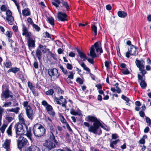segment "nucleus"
<instances>
[{"label": "nucleus", "instance_id": "obj_9", "mask_svg": "<svg viewBox=\"0 0 151 151\" xmlns=\"http://www.w3.org/2000/svg\"><path fill=\"white\" fill-rule=\"evenodd\" d=\"M6 19L7 21V22L9 24L12 25L13 24V22L14 21V17L12 16V13L11 11L8 9L6 12Z\"/></svg>", "mask_w": 151, "mask_h": 151}, {"label": "nucleus", "instance_id": "obj_27", "mask_svg": "<svg viewBox=\"0 0 151 151\" xmlns=\"http://www.w3.org/2000/svg\"><path fill=\"white\" fill-rule=\"evenodd\" d=\"M121 98L122 99L126 101L125 103L127 105L129 106L130 105V103L129 102V101H130V100L128 98L124 95H122L121 96Z\"/></svg>", "mask_w": 151, "mask_h": 151}, {"label": "nucleus", "instance_id": "obj_14", "mask_svg": "<svg viewBox=\"0 0 151 151\" xmlns=\"http://www.w3.org/2000/svg\"><path fill=\"white\" fill-rule=\"evenodd\" d=\"M24 126L25 127L27 132H25V133L24 134H23V135L26 136L32 142L33 140V139L32 138V134L31 133L32 128L31 127H29V128H28L27 125H25Z\"/></svg>", "mask_w": 151, "mask_h": 151}, {"label": "nucleus", "instance_id": "obj_1", "mask_svg": "<svg viewBox=\"0 0 151 151\" xmlns=\"http://www.w3.org/2000/svg\"><path fill=\"white\" fill-rule=\"evenodd\" d=\"M47 124V128L50 130V134L47 140L45 141V146L49 150H50L59 145V142L55 139V136L52 132L54 131V124L52 119L49 117L45 119Z\"/></svg>", "mask_w": 151, "mask_h": 151}, {"label": "nucleus", "instance_id": "obj_51", "mask_svg": "<svg viewBox=\"0 0 151 151\" xmlns=\"http://www.w3.org/2000/svg\"><path fill=\"white\" fill-rule=\"evenodd\" d=\"M138 81L139 82L140 81H142V80H145V78L143 77L142 76H141V75L140 74H138Z\"/></svg>", "mask_w": 151, "mask_h": 151}, {"label": "nucleus", "instance_id": "obj_52", "mask_svg": "<svg viewBox=\"0 0 151 151\" xmlns=\"http://www.w3.org/2000/svg\"><path fill=\"white\" fill-rule=\"evenodd\" d=\"M60 121L61 122L63 123L67 124L68 123L66 119H65L64 116L63 115H61L60 116Z\"/></svg>", "mask_w": 151, "mask_h": 151}, {"label": "nucleus", "instance_id": "obj_23", "mask_svg": "<svg viewBox=\"0 0 151 151\" xmlns=\"http://www.w3.org/2000/svg\"><path fill=\"white\" fill-rule=\"evenodd\" d=\"M19 71L20 68H19L15 67L11 68L10 69L8 70L7 72L8 73H10V72H12L15 74Z\"/></svg>", "mask_w": 151, "mask_h": 151}, {"label": "nucleus", "instance_id": "obj_45", "mask_svg": "<svg viewBox=\"0 0 151 151\" xmlns=\"http://www.w3.org/2000/svg\"><path fill=\"white\" fill-rule=\"evenodd\" d=\"M112 139H117L119 138V136L116 133L112 134L111 136Z\"/></svg>", "mask_w": 151, "mask_h": 151}, {"label": "nucleus", "instance_id": "obj_25", "mask_svg": "<svg viewBox=\"0 0 151 151\" xmlns=\"http://www.w3.org/2000/svg\"><path fill=\"white\" fill-rule=\"evenodd\" d=\"M22 13L24 16H28L31 14V12L29 9H24L22 11Z\"/></svg>", "mask_w": 151, "mask_h": 151}, {"label": "nucleus", "instance_id": "obj_6", "mask_svg": "<svg viewBox=\"0 0 151 151\" xmlns=\"http://www.w3.org/2000/svg\"><path fill=\"white\" fill-rule=\"evenodd\" d=\"M54 100L57 104L61 105L63 107H66L67 102L66 99L63 98V96H61L59 98L55 97Z\"/></svg>", "mask_w": 151, "mask_h": 151}, {"label": "nucleus", "instance_id": "obj_50", "mask_svg": "<svg viewBox=\"0 0 151 151\" xmlns=\"http://www.w3.org/2000/svg\"><path fill=\"white\" fill-rule=\"evenodd\" d=\"M59 68L62 70V71L63 73L65 74H66L68 73L67 70H66L65 69L62 65H60L59 66Z\"/></svg>", "mask_w": 151, "mask_h": 151}, {"label": "nucleus", "instance_id": "obj_38", "mask_svg": "<svg viewBox=\"0 0 151 151\" xmlns=\"http://www.w3.org/2000/svg\"><path fill=\"white\" fill-rule=\"evenodd\" d=\"M8 125L7 124H3L1 126V127L0 128L1 132L2 134H3L5 131L6 128Z\"/></svg>", "mask_w": 151, "mask_h": 151}, {"label": "nucleus", "instance_id": "obj_2", "mask_svg": "<svg viewBox=\"0 0 151 151\" xmlns=\"http://www.w3.org/2000/svg\"><path fill=\"white\" fill-rule=\"evenodd\" d=\"M33 132L35 137H40L45 134L46 130L45 128L42 125L37 123L34 126Z\"/></svg>", "mask_w": 151, "mask_h": 151}, {"label": "nucleus", "instance_id": "obj_47", "mask_svg": "<svg viewBox=\"0 0 151 151\" xmlns=\"http://www.w3.org/2000/svg\"><path fill=\"white\" fill-rule=\"evenodd\" d=\"M32 26L37 32H39L40 30V28L37 25L34 23L32 24Z\"/></svg>", "mask_w": 151, "mask_h": 151}, {"label": "nucleus", "instance_id": "obj_16", "mask_svg": "<svg viewBox=\"0 0 151 151\" xmlns=\"http://www.w3.org/2000/svg\"><path fill=\"white\" fill-rule=\"evenodd\" d=\"M94 48L96 50L97 53L99 52V54H101L103 52V50L101 46L99 45V43L98 42H95L93 45Z\"/></svg>", "mask_w": 151, "mask_h": 151}, {"label": "nucleus", "instance_id": "obj_28", "mask_svg": "<svg viewBox=\"0 0 151 151\" xmlns=\"http://www.w3.org/2000/svg\"><path fill=\"white\" fill-rule=\"evenodd\" d=\"M117 14L118 16L121 18H124L127 16V13L122 11H118Z\"/></svg>", "mask_w": 151, "mask_h": 151}, {"label": "nucleus", "instance_id": "obj_5", "mask_svg": "<svg viewBox=\"0 0 151 151\" xmlns=\"http://www.w3.org/2000/svg\"><path fill=\"white\" fill-rule=\"evenodd\" d=\"M24 125L19 123H16L14 127L16 133V137H18L19 135H23L25 133L23 129Z\"/></svg>", "mask_w": 151, "mask_h": 151}, {"label": "nucleus", "instance_id": "obj_4", "mask_svg": "<svg viewBox=\"0 0 151 151\" xmlns=\"http://www.w3.org/2000/svg\"><path fill=\"white\" fill-rule=\"evenodd\" d=\"M22 135H19V137L17 140L18 148L21 149L25 146L29 145V142L27 138L22 136Z\"/></svg>", "mask_w": 151, "mask_h": 151}, {"label": "nucleus", "instance_id": "obj_36", "mask_svg": "<svg viewBox=\"0 0 151 151\" xmlns=\"http://www.w3.org/2000/svg\"><path fill=\"white\" fill-rule=\"evenodd\" d=\"M47 21L52 25L54 26L55 25L54 19L53 17H50L47 18Z\"/></svg>", "mask_w": 151, "mask_h": 151}, {"label": "nucleus", "instance_id": "obj_62", "mask_svg": "<svg viewBox=\"0 0 151 151\" xmlns=\"http://www.w3.org/2000/svg\"><path fill=\"white\" fill-rule=\"evenodd\" d=\"M27 20L28 22H29L30 24L32 25V24H34L32 20V19L30 17L27 18Z\"/></svg>", "mask_w": 151, "mask_h": 151}, {"label": "nucleus", "instance_id": "obj_13", "mask_svg": "<svg viewBox=\"0 0 151 151\" xmlns=\"http://www.w3.org/2000/svg\"><path fill=\"white\" fill-rule=\"evenodd\" d=\"M27 116L30 120H32L34 117V114L32 108L31 107H28L25 109Z\"/></svg>", "mask_w": 151, "mask_h": 151}, {"label": "nucleus", "instance_id": "obj_12", "mask_svg": "<svg viewBox=\"0 0 151 151\" xmlns=\"http://www.w3.org/2000/svg\"><path fill=\"white\" fill-rule=\"evenodd\" d=\"M57 17L58 20L62 22L66 21L68 20L67 19V15L65 13L59 12L57 14Z\"/></svg>", "mask_w": 151, "mask_h": 151}, {"label": "nucleus", "instance_id": "obj_48", "mask_svg": "<svg viewBox=\"0 0 151 151\" xmlns=\"http://www.w3.org/2000/svg\"><path fill=\"white\" fill-rule=\"evenodd\" d=\"M45 108L47 112L52 111L53 109L52 106L49 104L45 107Z\"/></svg>", "mask_w": 151, "mask_h": 151}, {"label": "nucleus", "instance_id": "obj_55", "mask_svg": "<svg viewBox=\"0 0 151 151\" xmlns=\"http://www.w3.org/2000/svg\"><path fill=\"white\" fill-rule=\"evenodd\" d=\"M76 81L80 84H82L83 83L82 79L80 78H77L76 80Z\"/></svg>", "mask_w": 151, "mask_h": 151}, {"label": "nucleus", "instance_id": "obj_39", "mask_svg": "<svg viewBox=\"0 0 151 151\" xmlns=\"http://www.w3.org/2000/svg\"><path fill=\"white\" fill-rule=\"evenodd\" d=\"M54 93V91L53 89H51L48 90L45 92L46 95L49 96H51Z\"/></svg>", "mask_w": 151, "mask_h": 151}, {"label": "nucleus", "instance_id": "obj_60", "mask_svg": "<svg viewBox=\"0 0 151 151\" xmlns=\"http://www.w3.org/2000/svg\"><path fill=\"white\" fill-rule=\"evenodd\" d=\"M0 9L2 11L5 12L6 10V8L5 5H2L0 7Z\"/></svg>", "mask_w": 151, "mask_h": 151}, {"label": "nucleus", "instance_id": "obj_42", "mask_svg": "<svg viewBox=\"0 0 151 151\" xmlns=\"http://www.w3.org/2000/svg\"><path fill=\"white\" fill-rule=\"evenodd\" d=\"M39 47L41 50L42 52L43 53H45L46 52L47 50L46 49V47L45 46H43L42 45L40 44Z\"/></svg>", "mask_w": 151, "mask_h": 151}, {"label": "nucleus", "instance_id": "obj_17", "mask_svg": "<svg viewBox=\"0 0 151 151\" xmlns=\"http://www.w3.org/2000/svg\"><path fill=\"white\" fill-rule=\"evenodd\" d=\"M10 142V139H6L5 141L4 144L3 145V147L6 150V151H9Z\"/></svg>", "mask_w": 151, "mask_h": 151}, {"label": "nucleus", "instance_id": "obj_43", "mask_svg": "<svg viewBox=\"0 0 151 151\" xmlns=\"http://www.w3.org/2000/svg\"><path fill=\"white\" fill-rule=\"evenodd\" d=\"M4 111V109L1 106H0V126L1 124V121L2 117V114Z\"/></svg>", "mask_w": 151, "mask_h": 151}, {"label": "nucleus", "instance_id": "obj_30", "mask_svg": "<svg viewBox=\"0 0 151 151\" xmlns=\"http://www.w3.org/2000/svg\"><path fill=\"white\" fill-rule=\"evenodd\" d=\"M119 141L120 140L118 139H116L114 141H111L110 144V146L112 149L115 148V147L114 146V145H116L118 142H119Z\"/></svg>", "mask_w": 151, "mask_h": 151}, {"label": "nucleus", "instance_id": "obj_40", "mask_svg": "<svg viewBox=\"0 0 151 151\" xmlns=\"http://www.w3.org/2000/svg\"><path fill=\"white\" fill-rule=\"evenodd\" d=\"M91 29L94 32V36H96L97 35V27L95 25H93L91 26Z\"/></svg>", "mask_w": 151, "mask_h": 151}, {"label": "nucleus", "instance_id": "obj_63", "mask_svg": "<svg viewBox=\"0 0 151 151\" xmlns=\"http://www.w3.org/2000/svg\"><path fill=\"white\" fill-rule=\"evenodd\" d=\"M12 104V102L10 101L9 102H5V104L3 106V107H7L8 106Z\"/></svg>", "mask_w": 151, "mask_h": 151}, {"label": "nucleus", "instance_id": "obj_46", "mask_svg": "<svg viewBox=\"0 0 151 151\" xmlns=\"http://www.w3.org/2000/svg\"><path fill=\"white\" fill-rule=\"evenodd\" d=\"M4 65L6 68H10L12 66V63L11 61L6 62L5 63H4Z\"/></svg>", "mask_w": 151, "mask_h": 151}, {"label": "nucleus", "instance_id": "obj_18", "mask_svg": "<svg viewBox=\"0 0 151 151\" xmlns=\"http://www.w3.org/2000/svg\"><path fill=\"white\" fill-rule=\"evenodd\" d=\"M76 50L80 58L81 59H83V60L84 61L86 60V59H87V57L85 54L83 52H82L79 49L76 48Z\"/></svg>", "mask_w": 151, "mask_h": 151}, {"label": "nucleus", "instance_id": "obj_64", "mask_svg": "<svg viewBox=\"0 0 151 151\" xmlns=\"http://www.w3.org/2000/svg\"><path fill=\"white\" fill-rule=\"evenodd\" d=\"M41 104L42 105L44 106H45V107L49 104L45 100H43Z\"/></svg>", "mask_w": 151, "mask_h": 151}, {"label": "nucleus", "instance_id": "obj_11", "mask_svg": "<svg viewBox=\"0 0 151 151\" xmlns=\"http://www.w3.org/2000/svg\"><path fill=\"white\" fill-rule=\"evenodd\" d=\"M135 63L136 66L139 69V70L145 69V62L142 59L139 60L136 59Z\"/></svg>", "mask_w": 151, "mask_h": 151}, {"label": "nucleus", "instance_id": "obj_22", "mask_svg": "<svg viewBox=\"0 0 151 151\" xmlns=\"http://www.w3.org/2000/svg\"><path fill=\"white\" fill-rule=\"evenodd\" d=\"M90 56L93 58H95L96 56L95 49L94 48L93 45H92L90 49Z\"/></svg>", "mask_w": 151, "mask_h": 151}, {"label": "nucleus", "instance_id": "obj_56", "mask_svg": "<svg viewBox=\"0 0 151 151\" xmlns=\"http://www.w3.org/2000/svg\"><path fill=\"white\" fill-rule=\"evenodd\" d=\"M122 72L123 74L128 75L130 73V72L127 69L125 70H123L122 71Z\"/></svg>", "mask_w": 151, "mask_h": 151}, {"label": "nucleus", "instance_id": "obj_58", "mask_svg": "<svg viewBox=\"0 0 151 151\" xmlns=\"http://www.w3.org/2000/svg\"><path fill=\"white\" fill-rule=\"evenodd\" d=\"M23 105L24 107H26V108H27L28 107H30L28 105V102L27 101H24Z\"/></svg>", "mask_w": 151, "mask_h": 151}, {"label": "nucleus", "instance_id": "obj_20", "mask_svg": "<svg viewBox=\"0 0 151 151\" xmlns=\"http://www.w3.org/2000/svg\"><path fill=\"white\" fill-rule=\"evenodd\" d=\"M77 60L79 64L83 68L84 70L87 71L88 73H90V72H91L90 69L86 66L84 62H83L82 63H81L80 62L81 60H80L77 59Z\"/></svg>", "mask_w": 151, "mask_h": 151}, {"label": "nucleus", "instance_id": "obj_37", "mask_svg": "<svg viewBox=\"0 0 151 151\" xmlns=\"http://www.w3.org/2000/svg\"><path fill=\"white\" fill-rule=\"evenodd\" d=\"M140 85L142 89L145 88L147 86V84L145 81V80L141 81L140 83Z\"/></svg>", "mask_w": 151, "mask_h": 151}, {"label": "nucleus", "instance_id": "obj_61", "mask_svg": "<svg viewBox=\"0 0 151 151\" xmlns=\"http://www.w3.org/2000/svg\"><path fill=\"white\" fill-rule=\"evenodd\" d=\"M66 67L68 69L70 70H72L73 68V67L71 64L69 63H67L66 64Z\"/></svg>", "mask_w": 151, "mask_h": 151}, {"label": "nucleus", "instance_id": "obj_35", "mask_svg": "<svg viewBox=\"0 0 151 151\" xmlns=\"http://www.w3.org/2000/svg\"><path fill=\"white\" fill-rule=\"evenodd\" d=\"M14 114H13L12 116H9V115H7L5 117V119L7 121L8 123L10 122L14 118Z\"/></svg>", "mask_w": 151, "mask_h": 151}, {"label": "nucleus", "instance_id": "obj_3", "mask_svg": "<svg viewBox=\"0 0 151 151\" xmlns=\"http://www.w3.org/2000/svg\"><path fill=\"white\" fill-rule=\"evenodd\" d=\"M101 122L98 123H93V125H91L88 128V131L95 134L100 135L102 133V131L99 128L101 126Z\"/></svg>", "mask_w": 151, "mask_h": 151}, {"label": "nucleus", "instance_id": "obj_24", "mask_svg": "<svg viewBox=\"0 0 151 151\" xmlns=\"http://www.w3.org/2000/svg\"><path fill=\"white\" fill-rule=\"evenodd\" d=\"M128 49V50H129L130 52V55H136V48L135 47H134V45H131L130 47V49H129V48Z\"/></svg>", "mask_w": 151, "mask_h": 151}, {"label": "nucleus", "instance_id": "obj_31", "mask_svg": "<svg viewBox=\"0 0 151 151\" xmlns=\"http://www.w3.org/2000/svg\"><path fill=\"white\" fill-rule=\"evenodd\" d=\"M70 113L71 114L73 115H80L81 114V113H79L77 111L73 108L70 109Z\"/></svg>", "mask_w": 151, "mask_h": 151}, {"label": "nucleus", "instance_id": "obj_8", "mask_svg": "<svg viewBox=\"0 0 151 151\" xmlns=\"http://www.w3.org/2000/svg\"><path fill=\"white\" fill-rule=\"evenodd\" d=\"M48 74L50 76H52L53 78L55 79L58 78L60 75V74L58 73V70L55 68L49 70L48 71Z\"/></svg>", "mask_w": 151, "mask_h": 151}, {"label": "nucleus", "instance_id": "obj_32", "mask_svg": "<svg viewBox=\"0 0 151 151\" xmlns=\"http://www.w3.org/2000/svg\"><path fill=\"white\" fill-rule=\"evenodd\" d=\"M12 124H10L9 126L6 130V132L8 136H11L12 135Z\"/></svg>", "mask_w": 151, "mask_h": 151}, {"label": "nucleus", "instance_id": "obj_34", "mask_svg": "<svg viewBox=\"0 0 151 151\" xmlns=\"http://www.w3.org/2000/svg\"><path fill=\"white\" fill-rule=\"evenodd\" d=\"M63 5L65 7L67 11H68L70 9V7L71 5L68 4L66 1H64L63 3Z\"/></svg>", "mask_w": 151, "mask_h": 151}, {"label": "nucleus", "instance_id": "obj_54", "mask_svg": "<svg viewBox=\"0 0 151 151\" xmlns=\"http://www.w3.org/2000/svg\"><path fill=\"white\" fill-rule=\"evenodd\" d=\"M28 86L29 87L31 90H33L34 89V87L32 85L31 83L28 82Z\"/></svg>", "mask_w": 151, "mask_h": 151}, {"label": "nucleus", "instance_id": "obj_33", "mask_svg": "<svg viewBox=\"0 0 151 151\" xmlns=\"http://www.w3.org/2000/svg\"><path fill=\"white\" fill-rule=\"evenodd\" d=\"M20 108L19 107H17L15 108H12L11 109H7V110L8 111L14 112L16 114H17L19 111Z\"/></svg>", "mask_w": 151, "mask_h": 151}, {"label": "nucleus", "instance_id": "obj_57", "mask_svg": "<svg viewBox=\"0 0 151 151\" xmlns=\"http://www.w3.org/2000/svg\"><path fill=\"white\" fill-rule=\"evenodd\" d=\"M70 74L68 76V79H73L74 75L72 72H70Z\"/></svg>", "mask_w": 151, "mask_h": 151}, {"label": "nucleus", "instance_id": "obj_7", "mask_svg": "<svg viewBox=\"0 0 151 151\" xmlns=\"http://www.w3.org/2000/svg\"><path fill=\"white\" fill-rule=\"evenodd\" d=\"M22 35L23 36H25V37L27 38V40H29L32 39L31 38L32 34L31 33L29 32L27 27L24 24H22Z\"/></svg>", "mask_w": 151, "mask_h": 151}, {"label": "nucleus", "instance_id": "obj_59", "mask_svg": "<svg viewBox=\"0 0 151 151\" xmlns=\"http://www.w3.org/2000/svg\"><path fill=\"white\" fill-rule=\"evenodd\" d=\"M48 113L50 115H51L52 116L54 117L55 115V113L53 109L52 111H49Z\"/></svg>", "mask_w": 151, "mask_h": 151}, {"label": "nucleus", "instance_id": "obj_21", "mask_svg": "<svg viewBox=\"0 0 151 151\" xmlns=\"http://www.w3.org/2000/svg\"><path fill=\"white\" fill-rule=\"evenodd\" d=\"M35 41L33 39L28 40V45L29 48H34L35 44Z\"/></svg>", "mask_w": 151, "mask_h": 151}, {"label": "nucleus", "instance_id": "obj_29", "mask_svg": "<svg viewBox=\"0 0 151 151\" xmlns=\"http://www.w3.org/2000/svg\"><path fill=\"white\" fill-rule=\"evenodd\" d=\"M42 53L40 50L37 49L36 51V55L39 60H40L42 57Z\"/></svg>", "mask_w": 151, "mask_h": 151}, {"label": "nucleus", "instance_id": "obj_53", "mask_svg": "<svg viewBox=\"0 0 151 151\" xmlns=\"http://www.w3.org/2000/svg\"><path fill=\"white\" fill-rule=\"evenodd\" d=\"M140 71V73L142 74L141 76H142L143 77L145 78V74L147 73V71L144 69L139 70Z\"/></svg>", "mask_w": 151, "mask_h": 151}, {"label": "nucleus", "instance_id": "obj_10", "mask_svg": "<svg viewBox=\"0 0 151 151\" xmlns=\"http://www.w3.org/2000/svg\"><path fill=\"white\" fill-rule=\"evenodd\" d=\"M10 94H12L11 92L10 91L8 88H6L4 90L2 91L1 94V98H4L5 99H8L9 97L12 98L13 96Z\"/></svg>", "mask_w": 151, "mask_h": 151}, {"label": "nucleus", "instance_id": "obj_49", "mask_svg": "<svg viewBox=\"0 0 151 151\" xmlns=\"http://www.w3.org/2000/svg\"><path fill=\"white\" fill-rule=\"evenodd\" d=\"M101 126H100V127L104 129L106 131H109L110 130V128L109 127H107L106 126H104L101 123Z\"/></svg>", "mask_w": 151, "mask_h": 151}, {"label": "nucleus", "instance_id": "obj_15", "mask_svg": "<svg viewBox=\"0 0 151 151\" xmlns=\"http://www.w3.org/2000/svg\"><path fill=\"white\" fill-rule=\"evenodd\" d=\"M85 120L88 122H93V123H98L101 122V121L99 120L95 116L91 115H88L85 119Z\"/></svg>", "mask_w": 151, "mask_h": 151}, {"label": "nucleus", "instance_id": "obj_41", "mask_svg": "<svg viewBox=\"0 0 151 151\" xmlns=\"http://www.w3.org/2000/svg\"><path fill=\"white\" fill-rule=\"evenodd\" d=\"M60 3V1H53L52 2V5H54L56 8L59 6V5Z\"/></svg>", "mask_w": 151, "mask_h": 151}, {"label": "nucleus", "instance_id": "obj_19", "mask_svg": "<svg viewBox=\"0 0 151 151\" xmlns=\"http://www.w3.org/2000/svg\"><path fill=\"white\" fill-rule=\"evenodd\" d=\"M26 151H40V150L36 146L31 145L27 147Z\"/></svg>", "mask_w": 151, "mask_h": 151}, {"label": "nucleus", "instance_id": "obj_44", "mask_svg": "<svg viewBox=\"0 0 151 151\" xmlns=\"http://www.w3.org/2000/svg\"><path fill=\"white\" fill-rule=\"evenodd\" d=\"M12 32L8 31L6 32L5 35L7 37L10 38L12 37Z\"/></svg>", "mask_w": 151, "mask_h": 151}, {"label": "nucleus", "instance_id": "obj_26", "mask_svg": "<svg viewBox=\"0 0 151 151\" xmlns=\"http://www.w3.org/2000/svg\"><path fill=\"white\" fill-rule=\"evenodd\" d=\"M19 122L18 123H20L23 124L24 126L26 125L25 124V120L23 117V114L22 113H21L19 115Z\"/></svg>", "mask_w": 151, "mask_h": 151}]
</instances>
